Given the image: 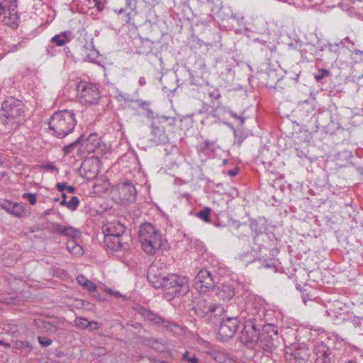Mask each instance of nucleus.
Wrapping results in <instances>:
<instances>
[{"label": "nucleus", "mask_w": 363, "mask_h": 363, "mask_svg": "<svg viewBox=\"0 0 363 363\" xmlns=\"http://www.w3.org/2000/svg\"><path fill=\"white\" fill-rule=\"evenodd\" d=\"M182 358L184 361L187 362L188 363H198L199 359L196 357V355L195 353L189 351H186L183 355Z\"/></svg>", "instance_id": "nucleus-34"}, {"label": "nucleus", "mask_w": 363, "mask_h": 363, "mask_svg": "<svg viewBox=\"0 0 363 363\" xmlns=\"http://www.w3.org/2000/svg\"><path fill=\"white\" fill-rule=\"evenodd\" d=\"M78 284L85 287L89 291L94 292L96 289V286L91 281L87 279L84 275L80 274L77 277Z\"/></svg>", "instance_id": "nucleus-30"}, {"label": "nucleus", "mask_w": 363, "mask_h": 363, "mask_svg": "<svg viewBox=\"0 0 363 363\" xmlns=\"http://www.w3.org/2000/svg\"><path fill=\"white\" fill-rule=\"evenodd\" d=\"M218 325L217 338L221 342H225L234 337L240 327V320L237 316H227Z\"/></svg>", "instance_id": "nucleus-7"}, {"label": "nucleus", "mask_w": 363, "mask_h": 363, "mask_svg": "<svg viewBox=\"0 0 363 363\" xmlns=\"http://www.w3.org/2000/svg\"><path fill=\"white\" fill-rule=\"evenodd\" d=\"M79 204V200L78 197L74 196H72L70 200L67 202V208L72 211H75Z\"/></svg>", "instance_id": "nucleus-35"}, {"label": "nucleus", "mask_w": 363, "mask_h": 363, "mask_svg": "<svg viewBox=\"0 0 363 363\" xmlns=\"http://www.w3.org/2000/svg\"><path fill=\"white\" fill-rule=\"evenodd\" d=\"M88 323H91L90 325H87L85 329H89L90 331H94L99 328V324L98 322L91 320L89 321Z\"/></svg>", "instance_id": "nucleus-48"}, {"label": "nucleus", "mask_w": 363, "mask_h": 363, "mask_svg": "<svg viewBox=\"0 0 363 363\" xmlns=\"http://www.w3.org/2000/svg\"><path fill=\"white\" fill-rule=\"evenodd\" d=\"M24 46V42L21 41L17 44H14L11 47L10 51L14 52L16 51L21 48H22Z\"/></svg>", "instance_id": "nucleus-53"}, {"label": "nucleus", "mask_w": 363, "mask_h": 363, "mask_svg": "<svg viewBox=\"0 0 363 363\" xmlns=\"http://www.w3.org/2000/svg\"><path fill=\"white\" fill-rule=\"evenodd\" d=\"M17 0H4L0 2V16L8 14L12 16L16 13Z\"/></svg>", "instance_id": "nucleus-25"}, {"label": "nucleus", "mask_w": 363, "mask_h": 363, "mask_svg": "<svg viewBox=\"0 0 363 363\" xmlns=\"http://www.w3.org/2000/svg\"><path fill=\"white\" fill-rule=\"evenodd\" d=\"M35 327L42 333H48L54 334L58 330V325L53 322H50L41 318H37L33 320Z\"/></svg>", "instance_id": "nucleus-21"}, {"label": "nucleus", "mask_w": 363, "mask_h": 363, "mask_svg": "<svg viewBox=\"0 0 363 363\" xmlns=\"http://www.w3.org/2000/svg\"><path fill=\"white\" fill-rule=\"evenodd\" d=\"M218 277L207 268L199 271L194 279V288L200 294H206L214 289Z\"/></svg>", "instance_id": "nucleus-6"}, {"label": "nucleus", "mask_w": 363, "mask_h": 363, "mask_svg": "<svg viewBox=\"0 0 363 363\" xmlns=\"http://www.w3.org/2000/svg\"><path fill=\"white\" fill-rule=\"evenodd\" d=\"M146 116L148 118L151 119H157L159 121V118L160 116L155 113L152 109H150L149 107H147L146 109Z\"/></svg>", "instance_id": "nucleus-46"}, {"label": "nucleus", "mask_w": 363, "mask_h": 363, "mask_svg": "<svg viewBox=\"0 0 363 363\" xmlns=\"http://www.w3.org/2000/svg\"><path fill=\"white\" fill-rule=\"evenodd\" d=\"M138 239L144 252L150 255L156 253L166 243V239L160 230L150 223L140 225Z\"/></svg>", "instance_id": "nucleus-3"}, {"label": "nucleus", "mask_w": 363, "mask_h": 363, "mask_svg": "<svg viewBox=\"0 0 363 363\" xmlns=\"http://www.w3.org/2000/svg\"><path fill=\"white\" fill-rule=\"evenodd\" d=\"M157 268L152 265L147 272V278L155 289H162L167 300L177 296H183L189 291V279L176 274L167 275L157 273Z\"/></svg>", "instance_id": "nucleus-1"}, {"label": "nucleus", "mask_w": 363, "mask_h": 363, "mask_svg": "<svg viewBox=\"0 0 363 363\" xmlns=\"http://www.w3.org/2000/svg\"><path fill=\"white\" fill-rule=\"evenodd\" d=\"M261 246L259 245H255L250 250L243 251L239 255V259L242 261L246 265L255 262L262 261L261 257Z\"/></svg>", "instance_id": "nucleus-14"}, {"label": "nucleus", "mask_w": 363, "mask_h": 363, "mask_svg": "<svg viewBox=\"0 0 363 363\" xmlns=\"http://www.w3.org/2000/svg\"><path fill=\"white\" fill-rule=\"evenodd\" d=\"M182 6V7H183V11H186L187 10H188V11H190V10H191V9H190V7L189 6V5H188L187 4H186V3H183Z\"/></svg>", "instance_id": "nucleus-64"}, {"label": "nucleus", "mask_w": 363, "mask_h": 363, "mask_svg": "<svg viewBox=\"0 0 363 363\" xmlns=\"http://www.w3.org/2000/svg\"><path fill=\"white\" fill-rule=\"evenodd\" d=\"M211 16H208L206 19L205 20H200L199 21V23H201V24H203V25H207L209 22H211Z\"/></svg>", "instance_id": "nucleus-58"}, {"label": "nucleus", "mask_w": 363, "mask_h": 363, "mask_svg": "<svg viewBox=\"0 0 363 363\" xmlns=\"http://www.w3.org/2000/svg\"><path fill=\"white\" fill-rule=\"evenodd\" d=\"M135 102L142 108L146 109L149 106V102L146 101H143L141 99H138L135 101Z\"/></svg>", "instance_id": "nucleus-52"}, {"label": "nucleus", "mask_w": 363, "mask_h": 363, "mask_svg": "<svg viewBox=\"0 0 363 363\" xmlns=\"http://www.w3.org/2000/svg\"><path fill=\"white\" fill-rule=\"evenodd\" d=\"M67 248L70 253L75 256H80L83 254L82 247L76 242L75 239L67 242Z\"/></svg>", "instance_id": "nucleus-29"}, {"label": "nucleus", "mask_w": 363, "mask_h": 363, "mask_svg": "<svg viewBox=\"0 0 363 363\" xmlns=\"http://www.w3.org/2000/svg\"><path fill=\"white\" fill-rule=\"evenodd\" d=\"M347 41L344 40H340L338 43H334V44H329V50L330 52H335L338 54L340 52V46L342 45V47H347L345 45V43Z\"/></svg>", "instance_id": "nucleus-38"}, {"label": "nucleus", "mask_w": 363, "mask_h": 363, "mask_svg": "<svg viewBox=\"0 0 363 363\" xmlns=\"http://www.w3.org/2000/svg\"><path fill=\"white\" fill-rule=\"evenodd\" d=\"M52 233H57L58 235L69 237L72 239H77L81 236V232L79 229L72 226H66L57 223L52 224L50 230Z\"/></svg>", "instance_id": "nucleus-13"}, {"label": "nucleus", "mask_w": 363, "mask_h": 363, "mask_svg": "<svg viewBox=\"0 0 363 363\" xmlns=\"http://www.w3.org/2000/svg\"><path fill=\"white\" fill-rule=\"evenodd\" d=\"M291 355L294 357V363H306L309 359L308 349L305 347H301L294 350Z\"/></svg>", "instance_id": "nucleus-26"}, {"label": "nucleus", "mask_w": 363, "mask_h": 363, "mask_svg": "<svg viewBox=\"0 0 363 363\" xmlns=\"http://www.w3.org/2000/svg\"><path fill=\"white\" fill-rule=\"evenodd\" d=\"M264 314V308H260L257 310L256 307H254L253 311L249 314L242 330L240 336L242 342L250 345L258 344L262 328L264 326V323L262 320Z\"/></svg>", "instance_id": "nucleus-4"}, {"label": "nucleus", "mask_w": 363, "mask_h": 363, "mask_svg": "<svg viewBox=\"0 0 363 363\" xmlns=\"http://www.w3.org/2000/svg\"><path fill=\"white\" fill-rule=\"evenodd\" d=\"M250 227L253 231H255V232L257 231V223L256 222H251Z\"/></svg>", "instance_id": "nucleus-62"}, {"label": "nucleus", "mask_w": 363, "mask_h": 363, "mask_svg": "<svg viewBox=\"0 0 363 363\" xmlns=\"http://www.w3.org/2000/svg\"><path fill=\"white\" fill-rule=\"evenodd\" d=\"M345 41H347L348 43H350L351 44V46H347V48L349 49V50H352L353 49L354 50V52H355L357 54H363V52L359 50H357V49H354V43L353 41H351L350 38L349 37H346L345 38Z\"/></svg>", "instance_id": "nucleus-50"}, {"label": "nucleus", "mask_w": 363, "mask_h": 363, "mask_svg": "<svg viewBox=\"0 0 363 363\" xmlns=\"http://www.w3.org/2000/svg\"><path fill=\"white\" fill-rule=\"evenodd\" d=\"M89 3L93 4L99 11H102L104 8L106 0H89Z\"/></svg>", "instance_id": "nucleus-41"}, {"label": "nucleus", "mask_w": 363, "mask_h": 363, "mask_svg": "<svg viewBox=\"0 0 363 363\" xmlns=\"http://www.w3.org/2000/svg\"><path fill=\"white\" fill-rule=\"evenodd\" d=\"M23 199H27L31 205H34L36 203L35 194L31 193H25L22 196Z\"/></svg>", "instance_id": "nucleus-43"}, {"label": "nucleus", "mask_w": 363, "mask_h": 363, "mask_svg": "<svg viewBox=\"0 0 363 363\" xmlns=\"http://www.w3.org/2000/svg\"><path fill=\"white\" fill-rule=\"evenodd\" d=\"M138 84L140 86H144L146 84L145 78L144 77H140L138 80Z\"/></svg>", "instance_id": "nucleus-63"}, {"label": "nucleus", "mask_w": 363, "mask_h": 363, "mask_svg": "<svg viewBox=\"0 0 363 363\" xmlns=\"http://www.w3.org/2000/svg\"><path fill=\"white\" fill-rule=\"evenodd\" d=\"M67 190V191L70 194H73L76 191V188L73 186H68L67 185V187L66 189Z\"/></svg>", "instance_id": "nucleus-60"}, {"label": "nucleus", "mask_w": 363, "mask_h": 363, "mask_svg": "<svg viewBox=\"0 0 363 363\" xmlns=\"http://www.w3.org/2000/svg\"><path fill=\"white\" fill-rule=\"evenodd\" d=\"M317 363H331V350L323 342L318 343L314 348Z\"/></svg>", "instance_id": "nucleus-19"}, {"label": "nucleus", "mask_w": 363, "mask_h": 363, "mask_svg": "<svg viewBox=\"0 0 363 363\" xmlns=\"http://www.w3.org/2000/svg\"><path fill=\"white\" fill-rule=\"evenodd\" d=\"M46 54L50 56H54L55 55V48L53 45H48L45 50Z\"/></svg>", "instance_id": "nucleus-54"}, {"label": "nucleus", "mask_w": 363, "mask_h": 363, "mask_svg": "<svg viewBox=\"0 0 363 363\" xmlns=\"http://www.w3.org/2000/svg\"><path fill=\"white\" fill-rule=\"evenodd\" d=\"M75 325L82 329H85L87 325H90L91 323H88V320L85 318L77 317L74 320Z\"/></svg>", "instance_id": "nucleus-36"}, {"label": "nucleus", "mask_w": 363, "mask_h": 363, "mask_svg": "<svg viewBox=\"0 0 363 363\" xmlns=\"http://www.w3.org/2000/svg\"><path fill=\"white\" fill-rule=\"evenodd\" d=\"M352 322L355 326H358L360 324V318L359 317H354Z\"/></svg>", "instance_id": "nucleus-59"}, {"label": "nucleus", "mask_w": 363, "mask_h": 363, "mask_svg": "<svg viewBox=\"0 0 363 363\" xmlns=\"http://www.w3.org/2000/svg\"><path fill=\"white\" fill-rule=\"evenodd\" d=\"M216 150V146L215 145V142L210 141L209 140H205L203 142V147L202 148L203 151L209 150L211 152H215Z\"/></svg>", "instance_id": "nucleus-37"}, {"label": "nucleus", "mask_w": 363, "mask_h": 363, "mask_svg": "<svg viewBox=\"0 0 363 363\" xmlns=\"http://www.w3.org/2000/svg\"><path fill=\"white\" fill-rule=\"evenodd\" d=\"M151 347L157 351L162 352L164 350L165 346L164 344L155 339V342L152 344Z\"/></svg>", "instance_id": "nucleus-45"}, {"label": "nucleus", "mask_w": 363, "mask_h": 363, "mask_svg": "<svg viewBox=\"0 0 363 363\" xmlns=\"http://www.w3.org/2000/svg\"><path fill=\"white\" fill-rule=\"evenodd\" d=\"M67 184L66 182H60L56 184V189L58 191L62 192L67 189Z\"/></svg>", "instance_id": "nucleus-51"}, {"label": "nucleus", "mask_w": 363, "mask_h": 363, "mask_svg": "<svg viewBox=\"0 0 363 363\" xmlns=\"http://www.w3.org/2000/svg\"><path fill=\"white\" fill-rule=\"evenodd\" d=\"M151 127L152 135H154V138L152 140L157 143H166L168 140V138L164 132L165 126L156 125L155 122H153Z\"/></svg>", "instance_id": "nucleus-23"}, {"label": "nucleus", "mask_w": 363, "mask_h": 363, "mask_svg": "<svg viewBox=\"0 0 363 363\" xmlns=\"http://www.w3.org/2000/svg\"><path fill=\"white\" fill-rule=\"evenodd\" d=\"M24 113L23 102L13 97L6 99L1 104L0 119L4 124L17 127Z\"/></svg>", "instance_id": "nucleus-5"}, {"label": "nucleus", "mask_w": 363, "mask_h": 363, "mask_svg": "<svg viewBox=\"0 0 363 363\" xmlns=\"http://www.w3.org/2000/svg\"><path fill=\"white\" fill-rule=\"evenodd\" d=\"M262 262H264V268L269 269L274 267V264L272 260H267L266 259L262 258Z\"/></svg>", "instance_id": "nucleus-56"}, {"label": "nucleus", "mask_w": 363, "mask_h": 363, "mask_svg": "<svg viewBox=\"0 0 363 363\" xmlns=\"http://www.w3.org/2000/svg\"><path fill=\"white\" fill-rule=\"evenodd\" d=\"M159 123L163 124L166 127H172L176 123V118L174 117H168L165 116H161L159 118Z\"/></svg>", "instance_id": "nucleus-33"}, {"label": "nucleus", "mask_w": 363, "mask_h": 363, "mask_svg": "<svg viewBox=\"0 0 363 363\" xmlns=\"http://www.w3.org/2000/svg\"><path fill=\"white\" fill-rule=\"evenodd\" d=\"M140 313L147 320H149L158 327L165 328L169 331H172L174 333H176L177 330L179 329V326L177 323L163 318L160 315L150 310L142 308L140 310Z\"/></svg>", "instance_id": "nucleus-10"}, {"label": "nucleus", "mask_w": 363, "mask_h": 363, "mask_svg": "<svg viewBox=\"0 0 363 363\" xmlns=\"http://www.w3.org/2000/svg\"><path fill=\"white\" fill-rule=\"evenodd\" d=\"M211 210L209 207H205L198 213L197 216L206 223H211Z\"/></svg>", "instance_id": "nucleus-32"}, {"label": "nucleus", "mask_w": 363, "mask_h": 363, "mask_svg": "<svg viewBox=\"0 0 363 363\" xmlns=\"http://www.w3.org/2000/svg\"><path fill=\"white\" fill-rule=\"evenodd\" d=\"M49 133L59 139L71 134L77 124L73 111L65 109L55 111L49 121Z\"/></svg>", "instance_id": "nucleus-2"}, {"label": "nucleus", "mask_w": 363, "mask_h": 363, "mask_svg": "<svg viewBox=\"0 0 363 363\" xmlns=\"http://www.w3.org/2000/svg\"><path fill=\"white\" fill-rule=\"evenodd\" d=\"M104 235H110L116 237L130 236L125 230V228L121 222H113L109 223L104 229Z\"/></svg>", "instance_id": "nucleus-20"}, {"label": "nucleus", "mask_w": 363, "mask_h": 363, "mask_svg": "<svg viewBox=\"0 0 363 363\" xmlns=\"http://www.w3.org/2000/svg\"><path fill=\"white\" fill-rule=\"evenodd\" d=\"M155 41L140 36L136 52L139 55H148L152 50Z\"/></svg>", "instance_id": "nucleus-24"}, {"label": "nucleus", "mask_w": 363, "mask_h": 363, "mask_svg": "<svg viewBox=\"0 0 363 363\" xmlns=\"http://www.w3.org/2000/svg\"><path fill=\"white\" fill-rule=\"evenodd\" d=\"M212 306L211 311L208 312L206 318L209 323L218 325L228 315H225V311L222 305L213 303Z\"/></svg>", "instance_id": "nucleus-16"}, {"label": "nucleus", "mask_w": 363, "mask_h": 363, "mask_svg": "<svg viewBox=\"0 0 363 363\" xmlns=\"http://www.w3.org/2000/svg\"><path fill=\"white\" fill-rule=\"evenodd\" d=\"M1 208L9 213L17 217L21 218L27 215V211L23 204L13 202L11 201H4L1 205Z\"/></svg>", "instance_id": "nucleus-17"}, {"label": "nucleus", "mask_w": 363, "mask_h": 363, "mask_svg": "<svg viewBox=\"0 0 363 363\" xmlns=\"http://www.w3.org/2000/svg\"><path fill=\"white\" fill-rule=\"evenodd\" d=\"M330 71L326 69H321L318 74L315 75L317 82H320L323 78L330 75Z\"/></svg>", "instance_id": "nucleus-39"}, {"label": "nucleus", "mask_w": 363, "mask_h": 363, "mask_svg": "<svg viewBox=\"0 0 363 363\" xmlns=\"http://www.w3.org/2000/svg\"><path fill=\"white\" fill-rule=\"evenodd\" d=\"M77 93L82 101L89 104H96L100 99L97 88L92 84L80 82L77 86Z\"/></svg>", "instance_id": "nucleus-9"}, {"label": "nucleus", "mask_w": 363, "mask_h": 363, "mask_svg": "<svg viewBox=\"0 0 363 363\" xmlns=\"http://www.w3.org/2000/svg\"><path fill=\"white\" fill-rule=\"evenodd\" d=\"M150 57H154L158 61L160 69H162L164 68V62L160 56L157 55V54H153L150 55Z\"/></svg>", "instance_id": "nucleus-55"}, {"label": "nucleus", "mask_w": 363, "mask_h": 363, "mask_svg": "<svg viewBox=\"0 0 363 363\" xmlns=\"http://www.w3.org/2000/svg\"><path fill=\"white\" fill-rule=\"evenodd\" d=\"M234 135L238 143V146H240L242 142L244 140V137L242 136V133L241 131L234 130Z\"/></svg>", "instance_id": "nucleus-47"}, {"label": "nucleus", "mask_w": 363, "mask_h": 363, "mask_svg": "<svg viewBox=\"0 0 363 363\" xmlns=\"http://www.w3.org/2000/svg\"><path fill=\"white\" fill-rule=\"evenodd\" d=\"M43 168L47 171H50L52 172H58V169L56 166L53 165L52 164L48 163L46 164H44L43 166Z\"/></svg>", "instance_id": "nucleus-49"}, {"label": "nucleus", "mask_w": 363, "mask_h": 363, "mask_svg": "<svg viewBox=\"0 0 363 363\" xmlns=\"http://www.w3.org/2000/svg\"><path fill=\"white\" fill-rule=\"evenodd\" d=\"M221 4L220 0H216L218 11L216 13L217 14L218 18L223 21L228 19L230 17L234 18L230 9L228 7H222Z\"/></svg>", "instance_id": "nucleus-27"}, {"label": "nucleus", "mask_w": 363, "mask_h": 363, "mask_svg": "<svg viewBox=\"0 0 363 363\" xmlns=\"http://www.w3.org/2000/svg\"><path fill=\"white\" fill-rule=\"evenodd\" d=\"M38 340L39 344L43 347L50 346L52 342L51 339L44 336H39Z\"/></svg>", "instance_id": "nucleus-42"}, {"label": "nucleus", "mask_w": 363, "mask_h": 363, "mask_svg": "<svg viewBox=\"0 0 363 363\" xmlns=\"http://www.w3.org/2000/svg\"><path fill=\"white\" fill-rule=\"evenodd\" d=\"M84 141V135H81L74 142L65 145L62 148L64 156L69 155L76 149L77 147L81 144L82 145Z\"/></svg>", "instance_id": "nucleus-28"}, {"label": "nucleus", "mask_w": 363, "mask_h": 363, "mask_svg": "<svg viewBox=\"0 0 363 363\" xmlns=\"http://www.w3.org/2000/svg\"><path fill=\"white\" fill-rule=\"evenodd\" d=\"M210 6H212L211 10L213 13H216L218 11V7L216 3L211 4Z\"/></svg>", "instance_id": "nucleus-61"}, {"label": "nucleus", "mask_w": 363, "mask_h": 363, "mask_svg": "<svg viewBox=\"0 0 363 363\" xmlns=\"http://www.w3.org/2000/svg\"><path fill=\"white\" fill-rule=\"evenodd\" d=\"M68 34L69 32L65 31L60 34L55 35L52 38L51 42L57 46H62L69 41Z\"/></svg>", "instance_id": "nucleus-31"}, {"label": "nucleus", "mask_w": 363, "mask_h": 363, "mask_svg": "<svg viewBox=\"0 0 363 363\" xmlns=\"http://www.w3.org/2000/svg\"><path fill=\"white\" fill-rule=\"evenodd\" d=\"M216 295L219 300L229 301L235 296L234 285L231 282H224L217 288Z\"/></svg>", "instance_id": "nucleus-18"}, {"label": "nucleus", "mask_w": 363, "mask_h": 363, "mask_svg": "<svg viewBox=\"0 0 363 363\" xmlns=\"http://www.w3.org/2000/svg\"><path fill=\"white\" fill-rule=\"evenodd\" d=\"M138 341L143 344L144 345L150 347L152 345V344L155 342V338L152 337H147L144 336H140L138 338Z\"/></svg>", "instance_id": "nucleus-40"}, {"label": "nucleus", "mask_w": 363, "mask_h": 363, "mask_svg": "<svg viewBox=\"0 0 363 363\" xmlns=\"http://www.w3.org/2000/svg\"><path fill=\"white\" fill-rule=\"evenodd\" d=\"M213 304L204 298H200L194 306L193 311L197 316L201 318H206L208 312L211 311Z\"/></svg>", "instance_id": "nucleus-22"}, {"label": "nucleus", "mask_w": 363, "mask_h": 363, "mask_svg": "<svg viewBox=\"0 0 363 363\" xmlns=\"http://www.w3.org/2000/svg\"><path fill=\"white\" fill-rule=\"evenodd\" d=\"M278 333L272 325H265L262 328L258 344L264 351L272 352L277 348Z\"/></svg>", "instance_id": "nucleus-8"}, {"label": "nucleus", "mask_w": 363, "mask_h": 363, "mask_svg": "<svg viewBox=\"0 0 363 363\" xmlns=\"http://www.w3.org/2000/svg\"><path fill=\"white\" fill-rule=\"evenodd\" d=\"M228 113L230 114V116H232L235 119L239 120L241 125H242L244 124L245 118L242 116V114L238 116L236 113H235L232 110H229Z\"/></svg>", "instance_id": "nucleus-44"}, {"label": "nucleus", "mask_w": 363, "mask_h": 363, "mask_svg": "<svg viewBox=\"0 0 363 363\" xmlns=\"http://www.w3.org/2000/svg\"><path fill=\"white\" fill-rule=\"evenodd\" d=\"M238 169H232L228 170V174L230 177H235L238 174Z\"/></svg>", "instance_id": "nucleus-57"}, {"label": "nucleus", "mask_w": 363, "mask_h": 363, "mask_svg": "<svg viewBox=\"0 0 363 363\" xmlns=\"http://www.w3.org/2000/svg\"><path fill=\"white\" fill-rule=\"evenodd\" d=\"M130 240V236L116 237L110 235H104V243L108 248L114 251L125 250Z\"/></svg>", "instance_id": "nucleus-12"}, {"label": "nucleus", "mask_w": 363, "mask_h": 363, "mask_svg": "<svg viewBox=\"0 0 363 363\" xmlns=\"http://www.w3.org/2000/svg\"><path fill=\"white\" fill-rule=\"evenodd\" d=\"M120 199L124 203H132L135 201L137 190L130 181H125L118 186Z\"/></svg>", "instance_id": "nucleus-11"}, {"label": "nucleus", "mask_w": 363, "mask_h": 363, "mask_svg": "<svg viewBox=\"0 0 363 363\" xmlns=\"http://www.w3.org/2000/svg\"><path fill=\"white\" fill-rule=\"evenodd\" d=\"M99 162L95 160H87L82 162L81 170L83 172L84 178L91 180L96 178L99 172L98 168Z\"/></svg>", "instance_id": "nucleus-15"}]
</instances>
